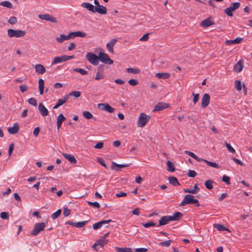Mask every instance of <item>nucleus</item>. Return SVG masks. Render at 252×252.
I'll list each match as a JSON object with an SVG mask.
<instances>
[{
	"mask_svg": "<svg viewBox=\"0 0 252 252\" xmlns=\"http://www.w3.org/2000/svg\"><path fill=\"white\" fill-rule=\"evenodd\" d=\"M189 204H194L195 206H199L200 204L197 199L193 198V196L190 194H186L182 201L180 203V206H185Z\"/></svg>",
	"mask_w": 252,
	"mask_h": 252,
	"instance_id": "obj_1",
	"label": "nucleus"
},
{
	"mask_svg": "<svg viewBox=\"0 0 252 252\" xmlns=\"http://www.w3.org/2000/svg\"><path fill=\"white\" fill-rule=\"evenodd\" d=\"M150 117L144 113H141L137 120V126L140 127H144L149 122Z\"/></svg>",
	"mask_w": 252,
	"mask_h": 252,
	"instance_id": "obj_2",
	"label": "nucleus"
},
{
	"mask_svg": "<svg viewBox=\"0 0 252 252\" xmlns=\"http://www.w3.org/2000/svg\"><path fill=\"white\" fill-rule=\"evenodd\" d=\"M45 227L44 222H38L34 224V228L31 232L33 236H36L40 231H43Z\"/></svg>",
	"mask_w": 252,
	"mask_h": 252,
	"instance_id": "obj_3",
	"label": "nucleus"
},
{
	"mask_svg": "<svg viewBox=\"0 0 252 252\" xmlns=\"http://www.w3.org/2000/svg\"><path fill=\"white\" fill-rule=\"evenodd\" d=\"M8 35L10 37H20L24 36L26 32L22 30H14L13 29H9L7 31Z\"/></svg>",
	"mask_w": 252,
	"mask_h": 252,
	"instance_id": "obj_4",
	"label": "nucleus"
},
{
	"mask_svg": "<svg viewBox=\"0 0 252 252\" xmlns=\"http://www.w3.org/2000/svg\"><path fill=\"white\" fill-rule=\"evenodd\" d=\"M86 58L88 61L92 64L97 65L99 63L98 56H97L95 54L89 52L87 54Z\"/></svg>",
	"mask_w": 252,
	"mask_h": 252,
	"instance_id": "obj_5",
	"label": "nucleus"
},
{
	"mask_svg": "<svg viewBox=\"0 0 252 252\" xmlns=\"http://www.w3.org/2000/svg\"><path fill=\"white\" fill-rule=\"evenodd\" d=\"M99 61L103 63L107 64H111L113 63V61L111 60L108 55L104 53H99L98 54Z\"/></svg>",
	"mask_w": 252,
	"mask_h": 252,
	"instance_id": "obj_6",
	"label": "nucleus"
},
{
	"mask_svg": "<svg viewBox=\"0 0 252 252\" xmlns=\"http://www.w3.org/2000/svg\"><path fill=\"white\" fill-rule=\"evenodd\" d=\"M108 242V239L105 238V237H101L93 245V247L95 250L98 251L99 248H102L104 246L106 245Z\"/></svg>",
	"mask_w": 252,
	"mask_h": 252,
	"instance_id": "obj_7",
	"label": "nucleus"
},
{
	"mask_svg": "<svg viewBox=\"0 0 252 252\" xmlns=\"http://www.w3.org/2000/svg\"><path fill=\"white\" fill-rule=\"evenodd\" d=\"M86 35L87 34L85 32H83L81 31L69 32L68 34L69 39L74 38L76 37H85L86 36Z\"/></svg>",
	"mask_w": 252,
	"mask_h": 252,
	"instance_id": "obj_8",
	"label": "nucleus"
},
{
	"mask_svg": "<svg viewBox=\"0 0 252 252\" xmlns=\"http://www.w3.org/2000/svg\"><path fill=\"white\" fill-rule=\"evenodd\" d=\"M210 96L208 94H204L201 99V107L205 108L210 103Z\"/></svg>",
	"mask_w": 252,
	"mask_h": 252,
	"instance_id": "obj_9",
	"label": "nucleus"
},
{
	"mask_svg": "<svg viewBox=\"0 0 252 252\" xmlns=\"http://www.w3.org/2000/svg\"><path fill=\"white\" fill-rule=\"evenodd\" d=\"M169 106V104L164 102H158L155 106L154 111H159L162 110Z\"/></svg>",
	"mask_w": 252,
	"mask_h": 252,
	"instance_id": "obj_10",
	"label": "nucleus"
},
{
	"mask_svg": "<svg viewBox=\"0 0 252 252\" xmlns=\"http://www.w3.org/2000/svg\"><path fill=\"white\" fill-rule=\"evenodd\" d=\"M69 99V95L65 94L64 95L63 98H60L58 99L56 104L54 106L53 109H57L60 106L63 104L65 102H66Z\"/></svg>",
	"mask_w": 252,
	"mask_h": 252,
	"instance_id": "obj_11",
	"label": "nucleus"
},
{
	"mask_svg": "<svg viewBox=\"0 0 252 252\" xmlns=\"http://www.w3.org/2000/svg\"><path fill=\"white\" fill-rule=\"evenodd\" d=\"M38 17L41 20H45L51 22L52 23H56L57 20L53 16H50L49 14H40L38 15Z\"/></svg>",
	"mask_w": 252,
	"mask_h": 252,
	"instance_id": "obj_12",
	"label": "nucleus"
},
{
	"mask_svg": "<svg viewBox=\"0 0 252 252\" xmlns=\"http://www.w3.org/2000/svg\"><path fill=\"white\" fill-rule=\"evenodd\" d=\"M171 221L170 216H165L161 217L159 220V224L158 226L164 225L167 224L169 222Z\"/></svg>",
	"mask_w": 252,
	"mask_h": 252,
	"instance_id": "obj_13",
	"label": "nucleus"
},
{
	"mask_svg": "<svg viewBox=\"0 0 252 252\" xmlns=\"http://www.w3.org/2000/svg\"><path fill=\"white\" fill-rule=\"evenodd\" d=\"M38 110L42 116L45 117L48 115V111L47 109L44 106V105L42 103H40L39 104Z\"/></svg>",
	"mask_w": 252,
	"mask_h": 252,
	"instance_id": "obj_14",
	"label": "nucleus"
},
{
	"mask_svg": "<svg viewBox=\"0 0 252 252\" xmlns=\"http://www.w3.org/2000/svg\"><path fill=\"white\" fill-rule=\"evenodd\" d=\"M81 6L84 8H86L90 11L95 13V6L89 2H83L81 4Z\"/></svg>",
	"mask_w": 252,
	"mask_h": 252,
	"instance_id": "obj_15",
	"label": "nucleus"
},
{
	"mask_svg": "<svg viewBox=\"0 0 252 252\" xmlns=\"http://www.w3.org/2000/svg\"><path fill=\"white\" fill-rule=\"evenodd\" d=\"M129 164H119L115 162H112V169L115 170L117 171L120 170L121 168L128 167Z\"/></svg>",
	"mask_w": 252,
	"mask_h": 252,
	"instance_id": "obj_16",
	"label": "nucleus"
},
{
	"mask_svg": "<svg viewBox=\"0 0 252 252\" xmlns=\"http://www.w3.org/2000/svg\"><path fill=\"white\" fill-rule=\"evenodd\" d=\"M117 42V40L116 39H113L111 41H110L108 43H107L106 45V47L108 50V51L110 53H113V47Z\"/></svg>",
	"mask_w": 252,
	"mask_h": 252,
	"instance_id": "obj_17",
	"label": "nucleus"
},
{
	"mask_svg": "<svg viewBox=\"0 0 252 252\" xmlns=\"http://www.w3.org/2000/svg\"><path fill=\"white\" fill-rule=\"evenodd\" d=\"M95 12H97L99 14L104 15L107 13V8L105 6L100 5L98 6H95Z\"/></svg>",
	"mask_w": 252,
	"mask_h": 252,
	"instance_id": "obj_18",
	"label": "nucleus"
},
{
	"mask_svg": "<svg viewBox=\"0 0 252 252\" xmlns=\"http://www.w3.org/2000/svg\"><path fill=\"white\" fill-rule=\"evenodd\" d=\"M66 119V118L63 115V114H60L58 118L57 121V129H59L62 126V123Z\"/></svg>",
	"mask_w": 252,
	"mask_h": 252,
	"instance_id": "obj_19",
	"label": "nucleus"
},
{
	"mask_svg": "<svg viewBox=\"0 0 252 252\" xmlns=\"http://www.w3.org/2000/svg\"><path fill=\"white\" fill-rule=\"evenodd\" d=\"M63 156L64 157L65 159H67L71 163L75 164L77 162V160L75 159L74 157L72 155L63 153Z\"/></svg>",
	"mask_w": 252,
	"mask_h": 252,
	"instance_id": "obj_20",
	"label": "nucleus"
},
{
	"mask_svg": "<svg viewBox=\"0 0 252 252\" xmlns=\"http://www.w3.org/2000/svg\"><path fill=\"white\" fill-rule=\"evenodd\" d=\"M243 68V62L241 61H239L237 63H236L233 67L234 70L237 72H241Z\"/></svg>",
	"mask_w": 252,
	"mask_h": 252,
	"instance_id": "obj_21",
	"label": "nucleus"
},
{
	"mask_svg": "<svg viewBox=\"0 0 252 252\" xmlns=\"http://www.w3.org/2000/svg\"><path fill=\"white\" fill-rule=\"evenodd\" d=\"M19 127L18 124H17V123H15L14 125L13 126H12L11 127H9L8 128V132L9 133L12 134L17 133L19 131Z\"/></svg>",
	"mask_w": 252,
	"mask_h": 252,
	"instance_id": "obj_22",
	"label": "nucleus"
},
{
	"mask_svg": "<svg viewBox=\"0 0 252 252\" xmlns=\"http://www.w3.org/2000/svg\"><path fill=\"white\" fill-rule=\"evenodd\" d=\"M65 62L64 55L56 57L52 62V64H55L62 62Z\"/></svg>",
	"mask_w": 252,
	"mask_h": 252,
	"instance_id": "obj_23",
	"label": "nucleus"
},
{
	"mask_svg": "<svg viewBox=\"0 0 252 252\" xmlns=\"http://www.w3.org/2000/svg\"><path fill=\"white\" fill-rule=\"evenodd\" d=\"M102 69V65H100L98 67L97 72L96 73V76L95 77V79L97 80H99L103 79L104 77V75L100 73V71Z\"/></svg>",
	"mask_w": 252,
	"mask_h": 252,
	"instance_id": "obj_24",
	"label": "nucleus"
},
{
	"mask_svg": "<svg viewBox=\"0 0 252 252\" xmlns=\"http://www.w3.org/2000/svg\"><path fill=\"white\" fill-rule=\"evenodd\" d=\"M35 69L36 72L41 74L44 73L46 71L44 66L40 64H36L35 66Z\"/></svg>",
	"mask_w": 252,
	"mask_h": 252,
	"instance_id": "obj_25",
	"label": "nucleus"
},
{
	"mask_svg": "<svg viewBox=\"0 0 252 252\" xmlns=\"http://www.w3.org/2000/svg\"><path fill=\"white\" fill-rule=\"evenodd\" d=\"M199 190V188L197 187V185L195 184L192 189H184V191L185 192L189 193L191 194H195Z\"/></svg>",
	"mask_w": 252,
	"mask_h": 252,
	"instance_id": "obj_26",
	"label": "nucleus"
},
{
	"mask_svg": "<svg viewBox=\"0 0 252 252\" xmlns=\"http://www.w3.org/2000/svg\"><path fill=\"white\" fill-rule=\"evenodd\" d=\"M183 216V214L179 212H177L175 213L172 216H170L171 221L178 220Z\"/></svg>",
	"mask_w": 252,
	"mask_h": 252,
	"instance_id": "obj_27",
	"label": "nucleus"
},
{
	"mask_svg": "<svg viewBox=\"0 0 252 252\" xmlns=\"http://www.w3.org/2000/svg\"><path fill=\"white\" fill-rule=\"evenodd\" d=\"M185 153L188 155L189 156H190L194 159H195L196 160H197L198 162H201L202 161L203 159L202 158H198L197 156H196L193 153L189 151H186Z\"/></svg>",
	"mask_w": 252,
	"mask_h": 252,
	"instance_id": "obj_28",
	"label": "nucleus"
},
{
	"mask_svg": "<svg viewBox=\"0 0 252 252\" xmlns=\"http://www.w3.org/2000/svg\"><path fill=\"white\" fill-rule=\"evenodd\" d=\"M156 76L159 79H166L170 77V74L169 73H158L156 74Z\"/></svg>",
	"mask_w": 252,
	"mask_h": 252,
	"instance_id": "obj_29",
	"label": "nucleus"
},
{
	"mask_svg": "<svg viewBox=\"0 0 252 252\" xmlns=\"http://www.w3.org/2000/svg\"><path fill=\"white\" fill-rule=\"evenodd\" d=\"M168 181H169V182L170 183V184H171L173 186H177L180 185L178 181L177 178L175 177H173V176L169 177L168 178Z\"/></svg>",
	"mask_w": 252,
	"mask_h": 252,
	"instance_id": "obj_30",
	"label": "nucleus"
},
{
	"mask_svg": "<svg viewBox=\"0 0 252 252\" xmlns=\"http://www.w3.org/2000/svg\"><path fill=\"white\" fill-rule=\"evenodd\" d=\"M213 24V23L211 22L210 19L207 18L201 22L200 26L202 27H208Z\"/></svg>",
	"mask_w": 252,
	"mask_h": 252,
	"instance_id": "obj_31",
	"label": "nucleus"
},
{
	"mask_svg": "<svg viewBox=\"0 0 252 252\" xmlns=\"http://www.w3.org/2000/svg\"><path fill=\"white\" fill-rule=\"evenodd\" d=\"M56 40L58 43H61L63 42V41H64V40H69V37H68V35H66L62 34L60 35V36L59 37H56Z\"/></svg>",
	"mask_w": 252,
	"mask_h": 252,
	"instance_id": "obj_32",
	"label": "nucleus"
},
{
	"mask_svg": "<svg viewBox=\"0 0 252 252\" xmlns=\"http://www.w3.org/2000/svg\"><path fill=\"white\" fill-rule=\"evenodd\" d=\"M39 90L40 94H43L44 89V81L42 79H40L38 82Z\"/></svg>",
	"mask_w": 252,
	"mask_h": 252,
	"instance_id": "obj_33",
	"label": "nucleus"
},
{
	"mask_svg": "<svg viewBox=\"0 0 252 252\" xmlns=\"http://www.w3.org/2000/svg\"><path fill=\"white\" fill-rule=\"evenodd\" d=\"M214 183L213 180H208L205 182V186L208 189L211 190L213 189V184Z\"/></svg>",
	"mask_w": 252,
	"mask_h": 252,
	"instance_id": "obj_34",
	"label": "nucleus"
},
{
	"mask_svg": "<svg viewBox=\"0 0 252 252\" xmlns=\"http://www.w3.org/2000/svg\"><path fill=\"white\" fill-rule=\"evenodd\" d=\"M166 164L168 168V171L170 172H173L175 171V168L174 164L172 162H171L170 161H167Z\"/></svg>",
	"mask_w": 252,
	"mask_h": 252,
	"instance_id": "obj_35",
	"label": "nucleus"
},
{
	"mask_svg": "<svg viewBox=\"0 0 252 252\" xmlns=\"http://www.w3.org/2000/svg\"><path fill=\"white\" fill-rule=\"evenodd\" d=\"M117 252H132L131 248H119L116 247Z\"/></svg>",
	"mask_w": 252,
	"mask_h": 252,
	"instance_id": "obj_36",
	"label": "nucleus"
},
{
	"mask_svg": "<svg viewBox=\"0 0 252 252\" xmlns=\"http://www.w3.org/2000/svg\"><path fill=\"white\" fill-rule=\"evenodd\" d=\"M203 161H204L206 163H207V164L209 166L213 167L216 168H219L220 167V166L219 165H218L215 162L209 161H208L204 159H203Z\"/></svg>",
	"mask_w": 252,
	"mask_h": 252,
	"instance_id": "obj_37",
	"label": "nucleus"
},
{
	"mask_svg": "<svg viewBox=\"0 0 252 252\" xmlns=\"http://www.w3.org/2000/svg\"><path fill=\"white\" fill-rule=\"evenodd\" d=\"M0 5L8 8H12V4L9 1H4L0 2Z\"/></svg>",
	"mask_w": 252,
	"mask_h": 252,
	"instance_id": "obj_38",
	"label": "nucleus"
},
{
	"mask_svg": "<svg viewBox=\"0 0 252 252\" xmlns=\"http://www.w3.org/2000/svg\"><path fill=\"white\" fill-rule=\"evenodd\" d=\"M126 71L129 73L138 74L140 72V70L138 68H127Z\"/></svg>",
	"mask_w": 252,
	"mask_h": 252,
	"instance_id": "obj_39",
	"label": "nucleus"
},
{
	"mask_svg": "<svg viewBox=\"0 0 252 252\" xmlns=\"http://www.w3.org/2000/svg\"><path fill=\"white\" fill-rule=\"evenodd\" d=\"M73 71L75 72H78L82 75H85L87 74L88 72L83 68H76L73 69Z\"/></svg>",
	"mask_w": 252,
	"mask_h": 252,
	"instance_id": "obj_40",
	"label": "nucleus"
},
{
	"mask_svg": "<svg viewBox=\"0 0 252 252\" xmlns=\"http://www.w3.org/2000/svg\"><path fill=\"white\" fill-rule=\"evenodd\" d=\"M88 222V220L80 222H75L74 226L77 228H81L85 226L87 223Z\"/></svg>",
	"mask_w": 252,
	"mask_h": 252,
	"instance_id": "obj_41",
	"label": "nucleus"
},
{
	"mask_svg": "<svg viewBox=\"0 0 252 252\" xmlns=\"http://www.w3.org/2000/svg\"><path fill=\"white\" fill-rule=\"evenodd\" d=\"M214 227L219 231H224L227 230V228L225 227L224 225L219 223L215 224Z\"/></svg>",
	"mask_w": 252,
	"mask_h": 252,
	"instance_id": "obj_42",
	"label": "nucleus"
},
{
	"mask_svg": "<svg viewBox=\"0 0 252 252\" xmlns=\"http://www.w3.org/2000/svg\"><path fill=\"white\" fill-rule=\"evenodd\" d=\"M240 6V3L239 2H233L231 4V5L229 6L231 9L233 11L235 10L236 9H238Z\"/></svg>",
	"mask_w": 252,
	"mask_h": 252,
	"instance_id": "obj_43",
	"label": "nucleus"
},
{
	"mask_svg": "<svg viewBox=\"0 0 252 252\" xmlns=\"http://www.w3.org/2000/svg\"><path fill=\"white\" fill-rule=\"evenodd\" d=\"M82 114L83 117L87 119L93 118V115L89 111H84Z\"/></svg>",
	"mask_w": 252,
	"mask_h": 252,
	"instance_id": "obj_44",
	"label": "nucleus"
},
{
	"mask_svg": "<svg viewBox=\"0 0 252 252\" xmlns=\"http://www.w3.org/2000/svg\"><path fill=\"white\" fill-rule=\"evenodd\" d=\"M171 242H172V240H169L161 242L159 243L158 244V245L160 246H165V247H168L171 245Z\"/></svg>",
	"mask_w": 252,
	"mask_h": 252,
	"instance_id": "obj_45",
	"label": "nucleus"
},
{
	"mask_svg": "<svg viewBox=\"0 0 252 252\" xmlns=\"http://www.w3.org/2000/svg\"><path fill=\"white\" fill-rule=\"evenodd\" d=\"M142 226H144L145 228H149L151 226H156V223L153 221H150L147 223H142Z\"/></svg>",
	"mask_w": 252,
	"mask_h": 252,
	"instance_id": "obj_46",
	"label": "nucleus"
},
{
	"mask_svg": "<svg viewBox=\"0 0 252 252\" xmlns=\"http://www.w3.org/2000/svg\"><path fill=\"white\" fill-rule=\"evenodd\" d=\"M62 210L61 209L58 210L56 212L53 213L51 215V218L55 220L57 219L61 214Z\"/></svg>",
	"mask_w": 252,
	"mask_h": 252,
	"instance_id": "obj_47",
	"label": "nucleus"
},
{
	"mask_svg": "<svg viewBox=\"0 0 252 252\" xmlns=\"http://www.w3.org/2000/svg\"><path fill=\"white\" fill-rule=\"evenodd\" d=\"M222 181L228 185L230 184V178L226 175H223L222 176Z\"/></svg>",
	"mask_w": 252,
	"mask_h": 252,
	"instance_id": "obj_48",
	"label": "nucleus"
},
{
	"mask_svg": "<svg viewBox=\"0 0 252 252\" xmlns=\"http://www.w3.org/2000/svg\"><path fill=\"white\" fill-rule=\"evenodd\" d=\"M115 109L111 107L108 103L107 104L106 106V110L105 111L108 112L110 113H112L114 112Z\"/></svg>",
	"mask_w": 252,
	"mask_h": 252,
	"instance_id": "obj_49",
	"label": "nucleus"
},
{
	"mask_svg": "<svg viewBox=\"0 0 252 252\" xmlns=\"http://www.w3.org/2000/svg\"><path fill=\"white\" fill-rule=\"evenodd\" d=\"M69 95L73 96L76 98H77L80 96L81 92L80 91H73L69 93Z\"/></svg>",
	"mask_w": 252,
	"mask_h": 252,
	"instance_id": "obj_50",
	"label": "nucleus"
},
{
	"mask_svg": "<svg viewBox=\"0 0 252 252\" xmlns=\"http://www.w3.org/2000/svg\"><path fill=\"white\" fill-rule=\"evenodd\" d=\"M17 22V18L15 16H12L8 20V23L11 25H14Z\"/></svg>",
	"mask_w": 252,
	"mask_h": 252,
	"instance_id": "obj_51",
	"label": "nucleus"
},
{
	"mask_svg": "<svg viewBox=\"0 0 252 252\" xmlns=\"http://www.w3.org/2000/svg\"><path fill=\"white\" fill-rule=\"evenodd\" d=\"M102 225V223L100 221L94 223L93 225V227L94 229L96 230L97 229L100 228Z\"/></svg>",
	"mask_w": 252,
	"mask_h": 252,
	"instance_id": "obj_52",
	"label": "nucleus"
},
{
	"mask_svg": "<svg viewBox=\"0 0 252 252\" xmlns=\"http://www.w3.org/2000/svg\"><path fill=\"white\" fill-rule=\"evenodd\" d=\"M236 89L238 91H241L242 89V84L240 81L236 80L235 82Z\"/></svg>",
	"mask_w": 252,
	"mask_h": 252,
	"instance_id": "obj_53",
	"label": "nucleus"
},
{
	"mask_svg": "<svg viewBox=\"0 0 252 252\" xmlns=\"http://www.w3.org/2000/svg\"><path fill=\"white\" fill-rule=\"evenodd\" d=\"M28 102L30 104L36 106L37 105L36 100L34 98H31L28 100Z\"/></svg>",
	"mask_w": 252,
	"mask_h": 252,
	"instance_id": "obj_54",
	"label": "nucleus"
},
{
	"mask_svg": "<svg viewBox=\"0 0 252 252\" xmlns=\"http://www.w3.org/2000/svg\"><path fill=\"white\" fill-rule=\"evenodd\" d=\"M233 11L232 10V9L230 8V7L224 9V12L229 16H233Z\"/></svg>",
	"mask_w": 252,
	"mask_h": 252,
	"instance_id": "obj_55",
	"label": "nucleus"
},
{
	"mask_svg": "<svg viewBox=\"0 0 252 252\" xmlns=\"http://www.w3.org/2000/svg\"><path fill=\"white\" fill-rule=\"evenodd\" d=\"M107 103H99L97 105L98 108L102 111H105L106 110V106L107 105Z\"/></svg>",
	"mask_w": 252,
	"mask_h": 252,
	"instance_id": "obj_56",
	"label": "nucleus"
},
{
	"mask_svg": "<svg viewBox=\"0 0 252 252\" xmlns=\"http://www.w3.org/2000/svg\"><path fill=\"white\" fill-rule=\"evenodd\" d=\"M88 203L90 206H93L94 208H99L100 207V205L97 202H90L88 201Z\"/></svg>",
	"mask_w": 252,
	"mask_h": 252,
	"instance_id": "obj_57",
	"label": "nucleus"
},
{
	"mask_svg": "<svg viewBox=\"0 0 252 252\" xmlns=\"http://www.w3.org/2000/svg\"><path fill=\"white\" fill-rule=\"evenodd\" d=\"M225 144L226 145V147L227 149H228V150L230 153H234L235 152V151L234 149V148L231 146V145L230 144L225 142Z\"/></svg>",
	"mask_w": 252,
	"mask_h": 252,
	"instance_id": "obj_58",
	"label": "nucleus"
},
{
	"mask_svg": "<svg viewBox=\"0 0 252 252\" xmlns=\"http://www.w3.org/2000/svg\"><path fill=\"white\" fill-rule=\"evenodd\" d=\"M192 95L194 96L193 99V102L194 104H196L199 100V94H194L193 93Z\"/></svg>",
	"mask_w": 252,
	"mask_h": 252,
	"instance_id": "obj_59",
	"label": "nucleus"
},
{
	"mask_svg": "<svg viewBox=\"0 0 252 252\" xmlns=\"http://www.w3.org/2000/svg\"><path fill=\"white\" fill-rule=\"evenodd\" d=\"M128 84L131 86H136L138 84V81L134 79H131L128 81Z\"/></svg>",
	"mask_w": 252,
	"mask_h": 252,
	"instance_id": "obj_60",
	"label": "nucleus"
},
{
	"mask_svg": "<svg viewBox=\"0 0 252 252\" xmlns=\"http://www.w3.org/2000/svg\"><path fill=\"white\" fill-rule=\"evenodd\" d=\"M0 218L4 220H6L8 218V214L7 212H3L0 214Z\"/></svg>",
	"mask_w": 252,
	"mask_h": 252,
	"instance_id": "obj_61",
	"label": "nucleus"
},
{
	"mask_svg": "<svg viewBox=\"0 0 252 252\" xmlns=\"http://www.w3.org/2000/svg\"><path fill=\"white\" fill-rule=\"evenodd\" d=\"M196 175V172L194 170H190L189 171L188 176L189 177H194Z\"/></svg>",
	"mask_w": 252,
	"mask_h": 252,
	"instance_id": "obj_62",
	"label": "nucleus"
},
{
	"mask_svg": "<svg viewBox=\"0 0 252 252\" xmlns=\"http://www.w3.org/2000/svg\"><path fill=\"white\" fill-rule=\"evenodd\" d=\"M70 210L67 208H64L63 211V214L64 217H67L70 215Z\"/></svg>",
	"mask_w": 252,
	"mask_h": 252,
	"instance_id": "obj_63",
	"label": "nucleus"
},
{
	"mask_svg": "<svg viewBox=\"0 0 252 252\" xmlns=\"http://www.w3.org/2000/svg\"><path fill=\"white\" fill-rule=\"evenodd\" d=\"M76 47V44L74 43H70L68 47H67V49L69 51H71L73 49H75Z\"/></svg>",
	"mask_w": 252,
	"mask_h": 252,
	"instance_id": "obj_64",
	"label": "nucleus"
}]
</instances>
